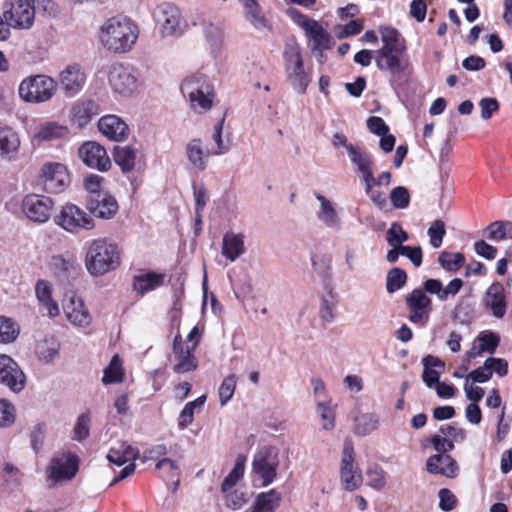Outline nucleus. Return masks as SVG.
I'll return each mask as SVG.
<instances>
[{
  "label": "nucleus",
  "mask_w": 512,
  "mask_h": 512,
  "mask_svg": "<svg viewBox=\"0 0 512 512\" xmlns=\"http://www.w3.org/2000/svg\"><path fill=\"white\" fill-rule=\"evenodd\" d=\"M99 131L108 139L121 142L127 139L128 125L116 115H105L98 121Z\"/></svg>",
  "instance_id": "21"
},
{
  "label": "nucleus",
  "mask_w": 512,
  "mask_h": 512,
  "mask_svg": "<svg viewBox=\"0 0 512 512\" xmlns=\"http://www.w3.org/2000/svg\"><path fill=\"white\" fill-rule=\"evenodd\" d=\"M245 253L244 235L228 231L223 236L222 255L229 261H236Z\"/></svg>",
  "instance_id": "28"
},
{
  "label": "nucleus",
  "mask_w": 512,
  "mask_h": 512,
  "mask_svg": "<svg viewBox=\"0 0 512 512\" xmlns=\"http://www.w3.org/2000/svg\"><path fill=\"white\" fill-rule=\"evenodd\" d=\"M484 367L500 377L508 374V362L503 358L489 357L485 360Z\"/></svg>",
  "instance_id": "62"
},
{
  "label": "nucleus",
  "mask_w": 512,
  "mask_h": 512,
  "mask_svg": "<svg viewBox=\"0 0 512 512\" xmlns=\"http://www.w3.org/2000/svg\"><path fill=\"white\" fill-rule=\"evenodd\" d=\"M473 308L468 303H459L453 311L452 318L461 325H469L473 320Z\"/></svg>",
  "instance_id": "58"
},
{
  "label": "nucleus",
  "mask_w": 512,
  "mask_h": 512,
  "mask_svg": "<svg viewBox=\"0 0 512 512\" xmlns=\"http://www.w3.org/2000/svg\"><path fill=\"white\" fill-rule=\"evenodd\" d=\"M438 263L448 272H457L465 264V256L460 252L442 251L438 257Z\"/></svg>",
  "instance_id": "45"
},
{
  "label": "nucleus",
  "mask_w": 512,
  "mask_h": 512,
  "mask_svg": "<svg viewBox=\"0 0 512 512\" xmlns=\"http://www.w3.org/2000/svg\"><path fill=\"white\" fill-rule=\"evenodd\" d=\"M152 17L162 40L180 38L188 31L187 21L179 7L173 3L158 4L152 12Z\"/></svg>",
  "instance_id": "5"
},
{
  "label": "nucleus",
  "mask_w": 512,
  "mask_h": 512,
  "mask_svg": "<svg viewBox=\"0 0 512 512\" xmlns=\"http://www.w3.org/2000/svg\"><path fill=\"white\" fill-rule=\"evenodd\" d=\"M46 433V424L37 423L30 433L31 448L37 454L41 451L44 444V435Z\"/></svg>",
  "instance_id": "61"
},
{
  "label": "nucleus",
  "mask_w": 512,
  "mask_h": 512,
  "mask_svg": "<svg viewBox=\"0 0 512 512\" xmlns=\"http://www.w3.org/2000/svg\"><path fill=\"white\" fill-rule=\"evenodd\" d=\"M367 485L375 490H382L386 485L385 471L384 469L376 464L372 463L367 467L366 470Z\"/></svg>",
  "instance_id": "49"
},
{
  "label": "nucleus",
  "mask_w": 512,
  "mask_h": 512,
  "mask_svg": "<svg viewBox=\"0 0 512 512\" xmlns=\"http://www.w3.org/2000/svg\"><path fill=\"white\" fill-rule=\"evenodd\" d=\"M281 493L275 489L257 495L251 512H275L280 506Z\"/></svg>",
  "instance_id": "37"
},
{
  "label": "nucleus",
  "mask_w": 512,
  "mask_h": 512,
  "mask_svg": "<svg viewBox=\"0 0 512 512\" xmlns=\"http://www.w3.org/2000/svg\"><path fill=\"white\" fill-rule=\"evenodd\" d=\"M87 209L97 218L110 219L116 214L118 203L113 196L106 192L94 194L93 197L87 199Z\"/></svg>",
  "instance_id": "20"
},
{
  "label": "nucleus",
  "mask_w": 512,
  "mask_h": 512,
  "mask_svg": "<svg viewBox=\"0 0 512 512\" xmlns=\"http://www.w3.org/2000/svg\"><path fill=\"white\" fill-rule=\"evenodd\" d=\"M79 156L89 168L104 172L111 167L106 149L97 142L88 141L83 143L79 148Z\"/></svg>",
  "instance_id": "17"
},
{
  "label": "nucleus",
  "mask_w": 512,
  "mask_h": 512,
  "mask_svg": "<svg viewBox=\"0 0 512 512\" xmlns=\"http://www.w3.org/2000/svg\"><path fill=\"white\" fill-rule=\"evenodd\" d=\"M340 480L343 489L349 492L357 490L363 482L362 473L355 463L354 447L350 440H345L343 445Z\"/></svg>",
  "instance_id": "12"
},
{
  "label": "nucleus",
  "mask_w": 512,
  "mask_h": 512,
  "mask_svg": "<svg viewBox=\"0 0 512 512\" xmlns=\"http://www.w3.org/2000/svg\"><path fill=\"white\" fill-rule=\"evenodd\" d=\"M304 31L312 42V52L318 51L322 56V51L330 48L332 37L318 21L313 20Z\"/></svg>",
  "instance_id": "27"
},
{
  "label": "nucleus",
  "mask_w": 512,
  "mask_h": 512,
  "mask_svg": "<svg viewBox=\"0 0 512 512\" xmlns=\"http://www.w3.org/2000/svg\"><path fill=\"white\" fill-rule=\"evenodd\" d=\"M439 508L442 511L449 512L452 511L457 504L456 496L447 488H442L439 490Z\"/></svg>",
  "instance_id": "63"
},
{
  "label": "nucleus",
  "mask_w": 512,
  "mask_h": 512,
  "mask_svg": "<svg viewBox=\"0 0 512 512\" xmlns=\"http://www.w3.org/2000/svg\"><path fill=\"white\" fill-rule=\"evenodd\" d=\"M123 380V371L118 355H114L108 367L104 370L102 381L104 384L120 383Z\"/></svg>",
  "instance_id": "50"
},
{
  "label": "nucleus",
  "mask_w": 512,
  "mask_h": 512,
  "mask_svg": "<svg viewBox=\"0 0 512 512\" xmlns=\"http://www.w3.org/2000/svg\"><path fill=\"white\" fill-rule=\"evenodd\" d=\"M120 265V250L106 238L94 239L87 243L85 266L92 276H102Z\"/></svg>",
  "instance_id": "2"
},
{
  "label": "nucleus",
  "mask_w": 512,
  "mask_h": 512,
  "mask_svg": "<svg viewBox=\"0 0 512 512\" xmlns=\"http://www.w3.org/2000/svg\"><path fill=\"white\" fill-rule=\"evenodd\" d=\"M69 135V128L57 121H45L36 127L33 141L41 144L54 140L64 139Z\"/></svg>",
  "instance_id": "23"
},
{
  "label": "nucleus",
  "mask_w": 512,
  "mask_h": 512,
  "mask_svg": "<svg viewBox=\"0 0 512 512\" xmlns=\"http://www.w3.org/2000/svg\"><path fill=\"white\" fill-rule=\"evenodd\" d=\"M71 182L67 167L59 162H45L36 177V187L49 194H60Z\"/></svg>",
  "instance_id": "9"
},
{
  "label": "nucleus",
  "mask_w": 512,
  "mask_h": 512,
  "mask_svg": "<svg viewBox=\"0 0 512 512\" xmlns=\"http://www.w3.org/2000/svg\"><path fill=\"white\" fill-rule=\"evenodd\" d=\"M100 113V107L94 100H82L76 102L71 109V121L82 128L86 126L94 116Z\"/></svg>",
  "instance_id": "26"
},
{
  "label": "nucleus",
  "mask_w": 512,
  "mask_h": 512,
  "mask_svg": "<svg viewBox=\"0 0 512 512\" xmlns=\"http://www.w3.org/2000/svg\"><path fill=\"white\" fill-rule=\"evenodd\" d=\"M380 33L383 45L376 51V66L390 74L392 87L400 86L410 66L405 40L398 30L390 26L382 27Z\"/></svg>",
  "instance_id": "1"
},
{
  "label": "nucleus",
  "mask_w": 512,
  "mask_h": 512,
  "mask_svg": "<svg viewBox=\"0 0 512 512\" xmlns=\"http://www.w3.org/2000/svg\"><path fill=\"white\" fill-rule=\"evenodd\" d=\"M15 421V408L5 399H0V428L11 426Z\"/></svg>",
  "instance_id": "59"
},
{
  "label": "nucleus",
  "mask_w": 512,
  "mask_h": 512,
  "mask_svg": "<svg viewBox=\"0 0 512 512\" xmlns=\"http://www.w3.org/2000/svg\"><path fill=\"white\" fill-rule=\"evenodd\" d=\"M237 379L235 374L228 375L223 379L218 389L219 401L222 406L226 405L232 399L236 389Z\"/></svg>",
  "instance_id": "54"
},
{
  "label": "nucleus",
  "mask_w": 512,
  "mask_h": 512,
  "mask_svg": "<svg viewBox=\"0 0 512 512\" xmlns=\"http://www.w3.org/2000/svg\"><path fill=\"white\" fill-rule=\"evenodd\" d=\"M283 57L288 82L297 94H304L311 82V74L304 69L300 47L296 43L286 44Z\"/></svg>",
  "instance_id": "6"
},
{
  "label": "nucleus",
  "mask_w": 512,
  "mask_h": 512,
  "mask_svg": "<svg viewBox=\"0 0 512 512\" xmlns=\"http://www.w3.org/2000/svg\"><path fill=\"white\" fill-rule=\"evenodd\" d=\"M407 282V273L399 267L390 269L386 276V290L393 294L402 289Z\"/></svg>",
  "instance_id": "46"
},
{
  "label": "nucleus",
  "mask_w": 512,
  "mask_h": 512,
  "mask_svg": "<svg viewBox=\"0 0 512 512\" xmlns=\"http://www.w3.org/2000/svg\"><path fill=\"white\" fill-rule=\"evenodd\" d=\"M186 155L191 165L203 171L206 169L207 160L212 153L210 151H204L200 139H192L186 146Z\"/></svg>",
  "instance_id": "36"
},
{
  "label": "nucleus",
  "mask_w": 512,
  "mask_h": 512,
  "mask_svg": "<svg viewBox=\"0 0 512 512\" xmlns=\"http://www.w3.org/2000/svg\"><path fill=\"white\" fill-rule=\"evenodd\" d=\"M85 84V74L78 64L68 65L60 73V85L69 96L79 93Z\"/></svg>",
  "instance_id": "22"
},
{
  "label": "nucleus",
  "mask_w": 512,
  "mask_h": 512,
  "mask_svg": "<svg viewBox=\"0 0 512 512\" xmlns=\"http://www.w3.org/2000/svg\"><path fill=\"white\" fill-rule=\"evenodd\" d=\"M379 416L375 413H362L354 418L353 432L357 436H367L377 430Z\"/></svg>",
  "instance_id": "39"
},
{
  "label": "nucleus",
  "mask_w": 512,
  "mask_h": 512,
  "mask_svg": "<svg viewBox=\"0 0 512 512\" xmlns=\"http://www.w3.org/2000/svg\"><path fill=\"white\" fill-rule=\"evenodd\" d=\"M36 12L52 15V0H12L5 5L3 17L15 28L28 29L33 25Z\"/></svg>",
  "instance_id": "4"
},
{
  "label": "nucleus",
  "mask_w": 512,
  "mask_h": 512,
  "mask_svg": "<svg viewBox=\"0 0 512 512\" xmlns=\"http://www.w3.org/2000/svg\"><path fill=\"white\" fill-rule=\"evenodd\" d=\"M109 83L114 92L131 95L138 86L136 70L131 65L116 63L109 71Z\"/></svg>",
  "instance_id": "13"
},
{
  "label": "nucleus",
  "mask_w": 512,
  "mask_h": 512,
  "mask_svg": "<svg viewBox=\"0 0 512 512\" xmlns=\"http://www.w3.org/2000/svg\"><path fill=\"white\" fill-rule=\"evenodd\" d=\"M426 467L429 473L443 475L448 478H454L458 471L456 461L448 454L430 456L427 459Z\"/></svg>",
  "instance_id": "25"
},
{
  "label": "nucleus",
  "mask_w": 512,
  "mask_h": 512,
  "mask_svg": "<svg viewBox=\"0 0 512 512\" xmlns=\"http://www.w3.org/2000/svg\"><path fill=\"white\" fill-rule=\"evenodd\" d=\"M485 304L496 318H502L507 309L504 286L499 282L492 283L486 291Z\"/></svg>",
  "instance_id": "24"
},
{
  "label": "nucleus",
  "mask_w": 512,
  "mask_h": 512,
  "mask_svg": "<svg viewBox=\"0 0 512 512\" xmlns=\"http://www.w3.org/2000/svg\"><path fill=\"white\" fill-rule=\"evenodd\" d=\"M408 319L413 324H426L432 311V300L421 288L413 289L405 298Z\"/></svg>",
  "instance_id": "15"
},
{
  "label": "nucleus",
  "mask_w": 512,
  "mask_h": 512,
  "mask_svg": "<svg viewBox=\"0 0 512 512\" xmlns=\"http://www.w3.org/2000/svg\"><path fill=\"white\" fill-rule=\"evenodd\" d=\"M164 283V276L156 272H147L135 275L133 278V289L141 296L155 290Z\"/></svg>",
  "instance_id": "32"
},
{
  "label": "nucleus",
  "mask_w": 512,
  "mask_h": 512,
  "mask_svg": "<svg viewBox=\"0 0 512 512\" xmlns=\"http://www.w3.org/2000/svg\"><path fill=\"white\" fill-rule=\"evenodd\" d=\"M198 341L193 345L186 346L185 351L174 354L177 362L173 366V371L178 374L192 372L197 369L198 361L194 355Z\"/></svg>",
  "instance_id": "35"
},
{
  "label": "nucleus",
  "mask_w": 512,
  "mask_h": 512,
  "mask_svg": "<svg viewBox=\"0 0 512 512\" xmlns=\"http://www.w3.org/2000/svg\"><path fill=\"white\" fill-rule=\"evenodd\" d=\"M19 145V138L13 130L0 126V155L5 158H11L17 152Z\"/></svg>",
  "instance_id": "40"
},
{
  "label": "nucleus",
  "mask_w": 512,
  "mask_h": 512,
  "mask_svg": "<svg viewBox=\"0 0 512 512\" xmlns=\"http://www.w3.org/2000/svg\"><path fill=\"white\" fill-rule=\"evenodd\" d=\"M79 469V459L76 455L55 456L47 468L48 478L53 481L71 480Z\"/></svg>",
  "instance_id": "18"
},
{
  "label": "nucleus",
  "mask_w": 512,
  "mask_h": 512,
  "mask_svg": "<svg viewBox=\"0 0 512 512\" xmlns=\"http://www.w3.org/2000/svg\"><path fill=\"white\" fill-rule=\"evenodd\" d=\"M315 197L320 202V209L317 212L319 221L329 228H339L340 218L333 203L322 194L317 193Z\"/></svg>",
  "instance_id": "33"
},
{
  "label": "nucleus",
  "mask_w": 512,
  "mask_h": 512,
  "mask_svg": "<svg viewBox=\"0 0 512 512\" xmlns=\"http://www.w3.org/2000/svg\"><path fill=\"white\" fill-rule=\"evenodd\" d=\"M138 38L137 26L126 17H113L101 28V40L110 50L126 52Z\"/></svg>",
  "instance_id": "3"
},
{
  "label": "nucleus",
  "mask_w": 512,
  "mask_h": 512,
  "mask_svg": "<svg viewBox=\"0 0 512 512\" xmlns=\"http://www.w3.org/2000/svg\"><path fill=\"white\" fill-rule=\"evenodd\" d=\"M245 19L257 30L271 29V25L256 0H242Z\"/></svg>",
  "instance_id": "30"
},
{
  "label": "nucleus",
  "mask_w": 512,
  "mask_h": 512,
  "mask_svg": "<svg viewBox=\"0 0 512 512\" xmlns=\"http://www.w3.org/2000/svg\"><path fill=\"white\" fill-rule=\"evenodd\" d=\"M138 450L131 445L121 442L117 446L110 448L107 454V460L110 464L122 466L127 462L133 461L138 457Z\"/></svg>",
  "instance_id": "34"
},
{
  "label": "nucleus",
  "mask_w": 512,
  "mask_h": 512,
  "mask_svg": "<svg viewBox=\"0 0 512 512\" xmlns=\"http://www.w3.org/2000/svg\"><path fill=\"white\" fill-rule=\"evenodd\" d=\"M385 238L390 246H404L403 243L408 241L409 235L400 223L393 222L388 228Z\"/></svg>",
  "instance_id": "53"
},
{
  "label": "nucleus",
  "mask_w": 512,
  "mask_h": 512,
  "mask_svg": "<svg viewBox=\"0 0 512 512\" xmlns=\"http://www.w3.org/2000/svg\"><path fill=\"white\" fill-rule=\"evenodd\" d=\"M203 32L213 51H218L224 41V28L220 22H204Z\"/></svg>",
  "instance_id": "41"
},
{
  "label": "nucleus",
  "mask_w": 512,
  "mask_h": 512,
  "mask_svg": "<svg viewBox=\"0 0 512 512\" xmlns=\"http://www.w3.org/2000/svg\"><path fill=\"white\" fill-rule=\"evenodd\" d=\"M347 153L361 184L373 179L374 159L372 154L358 145L348 146Z\"/></svg>",
  "instance_id": "19"
},
{
  "label": "nucleus",
  "mask_w": 512,
  "mask_h": 512,
  "mask_svg": "<svg viewBox=\"0 0 512 512\" xmlns=\"http://www.w3.org/2000/svg\"><path fill=\"white\" fill-rule=\"evenodd\" d=\"M51 268L58 278H67L75 268L74 261L72 259H66L62 255L53 256Z\"/></svg>",
  "instance_id": "51"
},
{
  "label": "nucleus",
  "mask_w": 512,
  "mask_h": 512,
  "mask_svg": "<svg viewBox=\"0 0 512 512\" xmlns=\"http://www.w3.org/2000/svg\"><path fill=\"white\" fill-rule=\"evenodd\" d=\"M246 457L244 455H238L236 458L234 467L229 474L224 478L221 484L222 492H227L232 489L237 482L243 477L245 469Z\"/></svg>",
  "instance_id": "44"
},
{
  "label": "nucleus",
  "mask_w": 512,
  "mask_h": 512,
  "mask_svg": "<svg viewBox=\"0 0 512 512\" xmlns=\"http://www.w3.org/2000/svg\"><path fill=\"white\" fill-rule=\"evenodd\" d=\"M57 90L56 81L47 75L37 74L24 78L18 89L19 96L27 103H43L49 101Z\"/></svg>",
  "instance_id": "7"
},
{
  "label": "nucleus",
  "mask_w": 512,
  "mask_h": 512,
  "mask_svg": "<svg viewBox=\"0 0 512 512\" xmlns=\"http://www.w3.org/2000/svg\"><path fill=\"white\" fill-rule=\"evenodd\" d=\"M56 225L69 233H78L81 230H91L94 220L74 204L63 205L54 216Z\"/></svg>",
  "instance_id": "11"
},
{
  "label": "nucleus",
  "mask_w": 512,
  "mask_h": 512,
  "mask_svg": "<svg viewBox=\"0 0 512 512\" xmlns=\"http://www.w3.org/2000/svg\"><path fill=\"white\" fill-rule=\"evenodd\" d=\"M475 342L484 349L485 353L493 354L500 343V336L493 331L486 330L478 334Z\"/></svg>",
  "instance_id": "52"
},
{
  "label": "nucleus",
  "mask_w": 512,
  "mask_h": 512,
  "mask_svg": "<svg viewBox=\"0 0 512 512\" xmlns=\"http://www.w3.org/2000/svg\"><path fill=\"white\" fill-rule=\"evenodd\" d=\"M0 383L13 392L24 389L26 376L19 365L8 355H0Z\"/></svg>",
  "instance_id": "16"
},
{
  "label": "nucleus",
  "mask_w": 512,
  "mask_h": 512,
  "mask_svg": "<svg viewBox=\"0 0 512 512\" xmlns=\"http://www.w3.org/2000/svg\"><path fill=\"white\" fill-rule=\"evenodd\" d=\"M59 343L54 339H44L37 344L36 354L42 363L48 364L54 361L59 354Z\"/></svg>",
  "instance_id": "42"
},
{
  "label": "nucleus",
  "mask_w": 512,
  "mask_h": 512,
  "mask_svg": "<svg viewBox=\"0 0 512 512\" xmlns=\"http://www.w3.org/2000/svg\"><path fill=\"white\" fill-rule=\"evenodd\" d=\"M35 294L39 303L47 310L49 317L59 315V306L52 298V287L48 281L39 279L35 285Z\"/></svg>",
  "instance_id": "31"
},
{
  "label": "nucleus",
  "mask_w": 512,
  "mask_h": 512,
  "mask_svg": "<svg viewBox=\"0 0 512 512\" xmlns=\"http://www.w3.org/2000/svg\"><path fill=\"white\" fill-rule=\"evenodd\" d=\"M279 464L278 453L274 448L263 447L259 449L252 461L254 481H258L261 487L272 484L277 476Z\"/></svg>",
  "instance_id": "10"
},
{
  "label": "nucleus",
  "mask_w": 512,
  "mask_h": 512,
  "mask_svg": "<svg viewBox=\"0 0 512 512\" xmlns=\"http://www.w3.org/2000/svg\"><path fill=\"white\" fill-rule=\"evenodd\" d=\"M20 327L11 318L0 316V343H11L19 335Z\"/></svg>",
  "instance_id": "47"
},
{
  "label": "nucleus",
  "mask_w": 512,
  "mask_h": 512,
  "mask_svg": "<svg viewBox=\"0 0 512 512\" xmlns=\"http://www.w3.org/2000/svg\"><path fill=\"white\" fill-rule=\"evenodd\" d=\"M90 422L91 418L89 412H84L78 416L73 429L74 440L81 442L89 436Z\"/></svg>",
  "instance_id": "56"
},
{
  "label": "nucleus",
  "mask_w": 512,
  "mask_h": 512,
  "mask_svg": "<svg viewBox=\"0 0 512 512\" xmlns=\"http://www.w3.org/2000/svg\"><path fill=\"white\" fill-rule=\"evenodd\" d=\"M113 158L123 173L131 172L135 168L136 149L131 146H115Z\"/></svg>",
  "instance_id": "38"
},
{
  "label": "nucleus",
  "mask_w": 512,
  "mask_h": 512,
  "mask_svg": "<svg viewBox=\"0 0 512 512\" xmlns=\"http://www.w3.org/2000/svg\"><path fill=\"white\" fill-rule=\"evenodd\" d=\"M104 181V178L97 174H89L84 179V187L86 191L89 193L88 197H93L94 194H103L104 192L101 190V184Z\"/></svg>",
  "instance_id": "64"
},
{
  "label": "nucleus",
  "mask_w": 512,
  "mask_h": 512,
  "mask_svg": "<svg viewBox=\"0 0 512 512\" xmlns=\"http://www.w3.org/2000/svg\"><path fill=\"white\" fill-rule=\"evenodd\" d=\"M336 306L337 302L332 291H330L327 296L321 297L319 317L322 322L329 324L334 321Z\"/></svg>",
  "instance_id": "48"
},
{
  "label": "nucleus",
  "mask_w": 512,
  "mask_h": 512,
  "mask_svg": "<svg viewBox=\"0 0 512 512\" xmlns=\"http://www.w3.org/2000/svg\"><path fill=\"white\" fill-rule=\"evenodd\" d=\"M487 238L492 241L512 239V222L495 221L486 227Z\"/></svg>",
  "instance_id": "43"
},
{
  "label": "nucleus",
  "mask_w": 512,
  "mask_h": 512,
  "mask_svg": "<svg viewBox=\"0 0 512 512\" xmlns=\"http://www.w3.org/2000/svg\"><path fill=\"white\" fill-rule=\"evenodd\" d=\"M371 181L372 180H368L362 183L364 187V192L376 207H378L379 209H383L387 205L386 194L384 192L374 190V187L371 186Z\"/></svg>",
  "instance_id": "60"
},
{
  "label": "nucleus",
  "mask_w": 512,
  "mask_h": 512,
  "mask_svg": "<svg viewBox=\"0 0 512 512\" xmlns=\"http://www.w3.org/2000/svg\"><path fill=\"white\" fill-rule=\"evenodd\" d=\"M54 206L53 200L45 195L28 194L21 204V208L25 216L36 223L47 222L52 214Z\"/></svg>",
  "instance_id": "14"
},
{
  "label": "nucleus",
  "mask_w": 512,
  "mask_h": 512,
  "mask_svg": "<svg viewBox=\"0 0 512 512\" xmlns=\"http://www.w3.org/2000/svg\"><path fill=\"white\" fill-rule=\"evenodd\" d=\"M180 89L195 112L204 113L212 107V86L205 75L197 74L187 77Z\"/></svg>",
  "instance_id": "8"
},
{
  "label": "nucleus",
  "mask_w": 512,
  "mask_h": 512,
  "mask_svg": "<svg viewBox=\"0 0 512 512\" xmlns=\"http://www.w3.org/2000/svg\"><path fill=\"white\" fill-rule=\"evenodd\" d=\"M390 201L395 209H406L410 204L409 190L404 186H396L390 192Z\"/></svg>",
  "instance_id": "55"
},
{
  "label": "nucleus",
  "mask_w": 512,
  "mask_h": 512,
  "mask_svg": "<svg viewBox=\"0 0 512 512\" xmlns=\"http://www.w3.org/2000/svg\"><path fill=\"white\" fill-rule=\"evenodd\" d=\"M64 312L70 323L79 327H87L91 323V315L80 299L72 298L64 306Z\"/></svg>",
  "instance_id": "29"
},
{
  "label": "nucleus",
  "mask_w": 512,
  "mask_h": 512,
  "mask_svg": "<svg viewBox=\"0 0 512 512\" xmlns=\"http://www.w3.org/2000/svg\"><path fill=\"white\" fill-rule=\"evenodd\" d=\"M427 233L431 246L433 248H439L442 245L443 238L446 234L444 222L442 220H435L428 228Z\"/></svg>",
  "instance_id": "57"
}]
</instances>
